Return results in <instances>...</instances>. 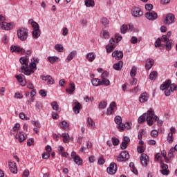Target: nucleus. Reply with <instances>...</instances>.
I'll return each instance as SVG.
<instances>
[{"instance_id": "1", "label": "nucleus", "mask_w": 177, "mask_h": 177, "mask_svg": "<svg viewBox=\"0 0 177 177\" xmlns=\"http://www.w3.org/2000/svg\"><path fill=\"white\" fill-rule=\"evenodd\" d=\"M38 63H39L38 58L33 57L31 59V62L29 64L30 69H28V68L21 69L22 71H21V73H23L25 75H31V74H34V68L35 70H37V64H38Z\"/></svg>"}, {"instance_id": "2", "label": "nucleus", "mask_w": 177, "mask_h": 177, "mask_svg": "<svg viewBox=\"0 0 177 177\" xmlns=\"http://www.w3.org/2000/svg\"><path fill=\"white\" fill-rule=\"evenodd\" d=\"M153 120L155 121H157L158 120V116L154 114V111L152 109H150L147 112V124L149 127H151L153 125Z\"/></svg>"}, {"instance_id": "3", "label": "nucleus", "mask_w": 177, "mask_h": 177, "mask_svg": "<svg viewBox=\"0 0 177 177\" xmlns=\"http://www.w3.org/2000/svg\"><path fill=\"white\" fill-rule=\"evenodd\" d=\"M17 37L20 41H27L28 38V30L24 28H21L17 30Z\"/></svg>"}, {"instance_id": "4", "label": "nucleus", "mask_w": 177, "mask_h": 177, "mask_svg": "<svg viewBox=\"0 0 177 177\" xmlns=\"http://www.w3.org/2000/svg\"><path fill=\"white\" fill-rule=\"evenodd\" d=\"M117 161H128L129 160V153L127 151H122L120 156L116 157Z\"/></svg>"}, {"instance_id": "5", "label": "nucleus", "mask_w": 177, "mask_h": 177, "mask_svg": "<svg viewBox=\"0 0 177 177\" xmlns=\"http://www.w3.org/2000/svg\"><path fill=\"white\" fill-rule=\"evenodd\" d=\"M19 62L21 63V70H24V68H29V65H28V57L26 55L25 57H22L20 58Z\"/></svg>"}, {"instance_id": "6", "label": "nucleus", "mask_w": 177, "mask_h": 177, "mask_svg": "<svg viewBox=\"0 0 177 177\" xmlns=\"http://www.w3.org/2000/svg\"><path fill=\"white\" fill-rule=\"evenodd\" d=\"M175 21V15L174 14H167L165 20V24L169 26Z\"/></svg>"}, {"instance_id": "7", "label": "nucleus", "mask_w": 177, "mask_h": 177, "mask_svg": "<svg viewBox=\"0 0 177 177\" xmlns=\"http://www.w3.org/2000/svg\"><path fill=\"white\" fill-rule=\"evenodd\" d=\"M106 171L109 175H114L117 172V165L115 162L111 163Z\"/></svg>"}, {"instance_id": "8", "label": "nucleus", "mask_w": 177, "mask_h": 177, "mask_svg": "<svg viewBox=\"0 0 177 177\" xmlns=\"http://www.w3.org/2000/svg\"><path fill=\"white\" fill-rule=\"evenodd\" d=\"M131 15L133 17H141L143 16V12L139 8H134L132 9Z\"/></svg>"}, {"instance_id": "9", "label": "nucleus", "mask_w": 177, "mask_h": 177, "mask_svg": "<svg viewBox=\"0 0 177 177\" xmlns=\"http://www.w3.org/2000/svg\"><path fill=\"white\" fill-rule=\"evenodd\" d=\"M112 57H114L116 60H121L124 57V53L116 50L112 53Z\"/></svg>"}, {"instance_id": "10", "label": "nucleus", "mask_w": 177, "mask_h": 177, "mask_svg": "<svg viewBox=\"0 0 177 177\" xmlns=\"http://www.w3.org/2000/svg\"><path fill=\"white\" fill-rule=\"evenodd\" d=\"M40 78L42 81H46L48 85H53L55 83V80H53V78H52V76L50 75H41L40 76Z\"/></svg>"}, {"instance_id": "11", "label": "nucleus", "mask_w": 177, "mask_h": 177, "mask_svg": "<svg viewBox=\"0 0 177 177\" xmlns=\"http://www.w3.org/2000/svg\"><path fill=\"white\" fill-rule=\"evenodd\" d=\"M145 17L148 19V20H156L157 17H158V15L156 12L152 11V12H148L145 14Z\"/></svg>"}, {"instance_id": "12", "label": "nucleus", "mask_w": 177, "mask_h": 177, "mask_svg": "<svg viewBox=\"0 0 177 177\" xmlns=\"http://www.w3.org/2000/svg\"><path fill=\"white\" fill-rule=\"evenodd\" d=\"M142 165L143 167H147L149 162V156L146 153H142L141 157L140 158Z\"/></svg>"}, {"instance_id": "13", "label": "nucleus", "mask_w": 177, "mask_h": 177, "mask_svg": "<svg viewBox=\"0 0 177 177\" xmlns=\"http://www.w3.org/2000/svg\"><path fill=\"white\" fill-rule=\"evenodd\" d=\"M73 103L75 104V106H73V111H74L75 114H79L80 110H81V109H82V105H81V104L80 102H78V101H77V100H74Z\"/></svg>"}, {"instance_id": "14", "label": "nucleus", "mask_w": 177, "mask_h": 177, "mask_svg": "<svg viewBox=\"0 0 177 177\" xmlns=\"http://www.w3.org/2000/svg\"><path fill=\"white\" fill-rule=\"evenodd\" d=\"M12 24L7 22H1L0 23V30H6V31H9V30H12Z\"/></svg>"}, {"instance_id": "15", "label": "nucleus", "mask_w": 177, "mask_h": 177, "mask_svg": "<svg viewBox=\"0 0 177 177\" xmlns=\"http://www.w3.org/2000/svg\"><path fill=\"white\" fill-rule=\"evenodd\" d=\"M15 138L19 142V143H21L27 139V135H25L23 132H19V133H17L15 136Z\"/></svg>"}, {"instance_id": "16", "label": "nucleus", "mask_w": 177, "mask_h": 177, "mask_svg": "<svg viewBox=\"0 0 177 177\" xmlns=\"http://www.w3.org/2000/svg\"><path fill=\"white\" fill-rule=\"evenodd\" d=\"M160 167L162 169L160 170V173L162 175L168 176L169 175V170L168 169V165L167 164H162Z\"/></svg>"}, {"instance_id": "17", "label": "nucleus", "mask_w": 177, "mask_h": 177, "mask_svg": "<svg viewBox=\"0 0 177 177\" xmlns=\"http://www.w3.org/2000/svg\"><path fill=\"white\" fill-rule=\"evenodd\" d=\"M10 52H12V53L15 52H17V53L21 52V53H25L26 50L24 48H21L20 46H11Z\"/></svg>"}, {"instance_id": "18", "label": "nucleus", "mask_w": 177, "mask_h": 177, "mask_svg": "<svg viewBox=\"0 0 177 177\" xmlns=\"http://www.w3.org/2000/svg\"><path fill=\"white\" fill-rule=\"evenodd\" d=\"M8 167L12 174H17V166L13 162H9Z\"/></svg>"}, {"instance_id": "19", "label": "nucleus", "mask_w": 177, "mask_h": 177, "mask_svg": "<svg viewBox=\"0 0 177 177\" xmlns=\"http://www.w3.org/2000/svg\"><path fill=\"white\" fill-rule=\"evenodd\" d=\"M69 86V88H66L67 93L74 95V92H75V84L71 82Z\"/></svg>"}, {"instance_id": "20", "label": "nucleus", "mask_w": 177, "mask_h": 177, "mask_svg": "<svg viewBox=\"0 0 177 177\" xmlns=\"http://www.w3.org/2000/svg\"><path fill=\"white\" fill-rule=\"evenodd\" d=\"M75 56H77V50L71 51L68 54V55L66 59V63H70V62H71L74 59V57H75Z\"/></svg>"}, {"instance_id": "21", "label": "nucleus", "mask_w": 177, "mask_h": 177, "mask_svg": "<svg viewBox=\"0 0 177 177\" xmlns=\"http://www.w3.org/2000/svg\"><path fill=\"white\" fill-rule=\"evenodd\" d=\"M115 107H117V104H115V102H113L112 103L110 104L109 108L107 109V111H106L107 115H110V114H113V111Z\"/></svg>"}, {"instance_id": "22", "label": "nucleus", "mask_w": 177, "mask_h": 177, "mask_svg": "<svg viewBox=\"0 0 177 177\" xmlns=\"http://www.w3.org/2000/svg\"><path fill=\"white\" fill-rule=\"evenodd\" d=\"M139 100L140 103H146L149 100V95L146 93H143L140 95Z\"/></svg>"}, {"instance_id": "23", "label": "nucleus", "mask_w": 177, "mask_h": 177, "mask_svg": "<svg viewBox=\"0 0 177 177\" xmlns=\"http://www.w3.org/2000/svg\"><path fill=\"white\" fill-rule=\"evenodd\" d=\"M122 66H124V62L122 61H119L118 63L113 65V68L117 71H121Z\"/></svg>"}, {"instance_id": "24", "label": "nucleus", "mask_w": 177, "mask_h": 177, "mask_svg": "<svg viewBox=\"0 0 177 177\" xmlns=\"http://www.w3.org/2000/svg\"><path fill=\"white\" fill-rule=\"evenodd\" d=\"M153 64H154V60H153L151 59H147L146 64H145L146 69L150 70V68H151V67H153Z\"/></svg>"}, {"instance_id": "25", "label": "nucleus", "mask_w": 177, "mask_h": 177, "mask_svg": "<svg viewBox=\"0 0 177 177\" xmlns=\"http://www.w3.org/2000/svg\"><path fill=\"white\" fill-rule=\"evenodd\" d=\"M86 58L87 59V60H88L90 62H93V60H95V59H96V55H95L94 53H87V55H86Z\"/></svg>"}, {"instance_id": "26", "label": "nucleus", "mask_w": 177, "mask_h": 177, "mask_svg": "<svg viewBox=\"0 0 177 177\" xmlns=\"http://www.w3.org/2000/svg\"><path fill=\"white\" fill-rule=\"evenodd\" d=\"M24 77V76L22 74L15 76L18 82H19L21 85H22V86H24V85H26V82H24V79L23 78Z\"/></svg>"}, {"instance_id": "27", "label": "nucleus", "mask_w": 177, "mask_h": 177, "mask_svg": "<svg viewBox=\"0 0 177 177\" xmlns=\"http://www.w3.org/2000/svg\"><path fill=\"white\" fill-rule=\"evenodd\" d=\"M85 6L86 8H94L95 7V0H85Z\"/></svg>"}, {"instance_id": "28", "label": "nucleus", "mask_w": 177, "mask_h": 177, "mask_svg": "<svg viewBox=\"0 0 177 177\" xmlns=\"http://www.w3.org/2000/svg\"><path fill=\"white\" fill-rule=\"evenodd\" d=\"M163 42L166 44V50H171V49H172V46H174V44H172V39H169L167 41Z\"/></svg>"}, {"instance_id": "29", "label": "nucleus", "mask_w": 177, "mask_h": 177, "mask_svg": "<svg viewBox=\"0 0 177 177\" xmlns=\"http://www.w3.org/2000/svg\"><path fill=\"white\" fill-rule=\"evenodd\" d=\"M32 38L33 39H37V38H39L41 37V30H33L32 31Z\"/></svg>"}, {"instance_id": "30", "label": "nucleus", "mask_w": 177, "mask_h": 177, "mask_svg": "<svg viewBox=\"0 0 177 177\" xmlns=\"http://www.w3.org/2000/svg\"><path fill=\"white\" fill-rule=\"evenodd\" d=\"M169 85H171V80H167L164 84H161V91H165L167 88H169Z\"/></svg>"}, {"instance_id": "31", "label": "nucleus", "mask_w": 177, "mask_h": 177, "mask_svg": "<svg viewBox=\"0 0 177 177\" xmlns=\"http://www.w3.org/2000/svg\"><path fill=\"white\" fill-rule=\"evenodd\" d=\"M171 35H172V32H171V31L167 32V35H162V42H167L171 38Z\"/></svg>"}, {"instance_id": "32", "label": "nucleus", "mask_w": 177, "mask_h": 177, "mask_svg": "<svg viewBox=\"0 0 177 177\" xmlns=\"http://www.w3.org/2000/svg\"><path fill=\"white\" fill-rule=\"evenodd\" d=\"M100 23L101 24H102V26H104V27H105L106 28H107V27H109V24H110V21H109V19L106 17H103L102 19H101L100 20Z\"/></svg>"}, {"instance_id": "33", "label": "nucleus", "mask_w": 177, "mask_h": 177, "mask_svg": "<svg viewBox=\"0 0 177 177\" xmlns=\"http://www.w3.org/2000/svg\"><path fill=\"white\" fill-rule=\"evenodd\" d=\"M147 118V113H143L141 116L138 118V124H143Z\"/></svg>"}, {"instance_id": "34", "label": "nucleus", "mask_w": 177, "mask_h": 177, "mask_svg": "<svg viewBox=\"0 0 177 177\" xmlns=\"http://www.w3.org/2000/svg\"><path fill=\"white\" fill-rule=\"evenodd\" d=\"M86 124H87V127H88V128H95V122H93L92 118H87Z\"/></svg>"}, {"instance_id": "35", "label": "nucleus", "mask_w": 177, "mask_h": 177, "mask_svg": "<svg viewBox=\"0 0 177 177\" xmlns=\"http://www.w3.org/2000/svg\"><path fill=\"white\" fill-rule=\"evenodd\" d=\"M59 127L62 129H67L68 127H70V124L65 120H63L61 122H59Z\"/></svg>"}, {"instance_id": "36", "label": "nucleus", "mask_w": 177, "mask_h": 177, "mask_svg": "<svg viewBox=\"0 0 177 177\" xmlns=\"http://www.w3.org/2000/svg\"><path fill=\"white\" fill-rule=\"evenodd\" d=\"M91 84L93 86H99V85H101V82L98 78H94L91 80Z\"/></svg>"}, {"instance_id": "37", "label": "nucleus", "mask_w": 177, "mask_h": 177, "mask_svg": "<svg viewBox=\"0 0 177 177\" xmlns=\"http://www.w3.org/2000/svg\"><path fill=\"white\" fill-rule=\"evenodd\" d=\"M19 117L21 120H23L24 121H28V120H30V118L27 117L24 112L19 113Z\"/></svg>"}, {"instance_id": "38", "label": "nucleus", "mask_w": 177, "mask_h": 177, "mask_svg": "<svg viewBox=\"0 0 177 177\" xmlns=\"http://www.w3.org/2000/svg\"><path fill=\"white\" fill-rule=\"evenodd\" d=\"M136 71H138V68L136 66H132V68L130 71V76L133 78L136 75Z\"/></svg>"}, {"instance_id": "39", "label": "nucleus", "mask_w": 177, "mask_h": 177, "mask_svg": "<svg viewBox=\"0 0 177 177\" xmlns=\"http://www.w3.org/2000/svg\"><path fill=\"white\" fill-rule=\"evenodd\" d=\"M62 138L64 143H68L70 140V136L68 135V133H62Z\"/></svg>"}, {"instance_id": "40", "label": "nucleus", "mask_w": 177, "mask_h": 177, "mask_svg": "<svg viewBox=\"0 0 177 177\" xmlns=\"http://www.w3.org/2000/svg\"><path fill=\"white\" fill-rule=\"evenodd\" d=\"M50 104L53 110H55V111H59V104H57V102L54 101Z\"/></svg>"}, {"instance_id": "41", "label": "nucleus", "mask_w": 177, "mask_h": 177, "mask_svg": "<svg viewBox=\"0 0 177 177\" xmlns=\"http://www.w3.org/2000/svg\"><path fill=\"white\" fill-rule=\"evenodd\" d=\"M157 75H158L157 71L151 72L149 75V80H151V81H153V80H156V78H157Z\"/></svg>"}, {"instance_id": "42", "label": "nucleus", "mask_w": 177, "mask_h": 177, "mask_svg": "<svg viewBox=\"0 0 177 177\" xmlns=\"http://www.w3.org/2000/svg\"><path fill=\"white\" fill-rule=\"evenodd\" d=\"M55 49L57 52L62 53L64 50V48L63 47V46H62V44H56L55 46Z\"/></svg>"}, {"instance_id": "43", "label": "nucleus", "mask_w": 177, "mask_h": 177, "mask_svg": "<svg viewBox=\"0 0 177 177\" xmlns=\"http://www.w3.org/2000/svg\"><path fill=\"white\" fill-rule=\"evenodd\" d=\"M48 60L53 64V63H55V62H57L59 60V57L57 56L48 57Z\"/></svg>"}, {"instance_id": "44", "label": "nucleus", "mask_w": 177, "mask_h": 177, "mask_svg": "<svg viewBox=\"0 0 177 177\" xmlns=\"http://www.w3.org/2000/svg\"><path fill=\"white\" fill-rule=\"evenodd\" d=\"M106 52L107 53H111V52H113V50H114V49H115V46L113 45H111V46H106Z\"/></svg>"}, {"instance_id": "45", "label": "nucleus", "mask_w": 177, "mask_h": 177, "mask_svg": "<svg viewBox=\"0 0 177 177\" xmlns=\"http://www.w3.org/2000/svg\"><path fill=\"white\" fill-rule=\"evenodd\" d=\"M74 162L77 164V165H81L82 164V160L80 158V156H76L73 158Z\"/></svg>"}, {"instance_id": "46", "label": "nucleus", "mask_w": 177, "mask_h": 177, "mask_svg": "<svg viewBox=\"0 0 177 177\" xmlns=\"http://www.w3.org/2000/svg\"><path fill=\"white\" fill-rule=\"evenodd\" d=\"M106 107H107V102L106 101H102L100 104H99V109L101 110H103V109H106Z\"/></svg>"}, {"instance_id": "47", "label": "nucleus", "mask_w": 177, "mask_h": 177, "mask_svg": "<svg viewBox=\"0 0 177 177\" xmlns=\"http://www.w3.org/2000/svg\"><path fill=\"white\" fill-rule=\"evenodd\" d=\"M100 85H105V86H109V85H110V80L108 79H102Z\"/></svg>"}, {"instance_id": "48", "label": "nucleus", "mask_w": 177, "mask_h": 177, "mask_svg": "<svg viewBox=\"0 0 177 177\" xmlns=\"http://www.w3.org/2000/svg\"><path fill=\"white\" fill-rule=\"evenodd\" d=\"M128 30V26L124 24L120 28V32L122 34H125Z\"/></svg>"}, {"instance_id": "49", "label": "nucleus", "mask_w": 177, "mask_h": 177, "mask_svg": "<svg viewBox=\"0 0 177 177\" xmlns=\"http://www.w3.org/2000/svg\"><path fill=\"white\" fill-rule=\"evenodd\" d=\"M167 141L170 144L174 142V134L169 133H168Z\"/></svg>"}, {"instance_id": "50", "label": "nucleus", "mask_w": 177, "mask_h": 177, "mask_svg": "<svg viewBox=\"0 0 177 177\" xmlns=\"http://www.w3.org/2000/svg\"><path fill=\"white\" fill-rule=\"evenodd\" d=\"M176 149L174 147H172L169 149L168 156L170 157V158H174V153H175Z\"/></svg>"}, {"instance_id": "51", "label": "nucleus", "mask_w": 177, "mask_h": 177, "mask_svg": "<svg viewBox=\"0 0 177 177\" xmlns=\"http://www.w3.org/2000/svg\"><path fill=\"white\" fill-rule=\"evenodd\" d=\"M115 122L118 125L121 124L122 122V118H121V116H120V115L116 116L115 118Z\"/></svg>"}, {"instance_id": "52", "label": "nucleus", "mask_w": 177, "mask_h": 177, "mask_svg": "<svg viewBox=\"0 0 177 177\" xmlns=\"http://www.w3.org/2000/svg\"><path fill=\"white\" fill-rule=\"evenodd\" d=\"M118 129H119L120 132H122V131H124V129H125V124L124 123H120L119 124H118Z\"/></svg>"}, {"instance_id": "53", "label": "nucleus", "mask_w": 177, "mask_h": 177, "mask_svg": "<svg viewBox=\"0 0 177 177\" xmlns=\"http://www.w3.org/2000/svg\"><path fill=\"white\" fill-rule=\"evenodd\" d=\"M102 37L105 39L110 38V33L107 30H102Z\"/></svg>"}, {"instance_id": "54", "label": "nucleus", "mask_w": 177, "mask_h": 177, "mask_svg": "<svg viewBox=\"0 0 177 177\" xmlns=\"http://www.w3.org/2000/svg\"><path fill=\"white\" fill-rule=\"evenodd\" d=\"M161 41H162V39H157V40L155 41L156 48H160L161 46Z\"/></svg>"}, {"instance_id": "55", "label": "nucleus", "mask_w": 177, "mask_h": 177, "mask_svg": "<svg viewBox=\"0 0 177 177\" xmlns=\"http://www.w3.org/2000/svg\"><path fill=\"white\" fill-rule=\"evenodd\" d=\"M112 143L113 146H118L120 144V140H118V138H112Z\"/></svg>"}, {"instance_id": "56", "label": "nucleus", "mask_w": 177, "mask_h": 177, "mask_svg": "<svg viewBox=\"0 0 177 177\" xmlns=\"http://www.w3.org/2000/svg\"><path fill=\"white\" fill-rule=\"evenodd\" d=\"M43 160H48L50 157V153L48 152H44L41 155Z\"/></svg>"}, {"instance_id": "57", "label": "nucleus", "mask_w": 177, "mask_h": 177, "mask_svg": "<svg viewBox=\"0 0 177 177\" xmlns=\"http://www.w3.org/2000/svg\"><path fill=\"white\" fill-rule=\"evenodd\" d=\"M169 90L172 92H174V91H176V84H175V83H173V84H169Z\"/></svg>"}, {"instance_id": "58", "label": "nucleus", "mask_w": 177, "mask_h": 177, "mask_svg": "<svg viewBox=\"0 0 177 177\" xmlns=\"http://www.w3.org/2000/svg\"><path fill=\"white\" fill-rule=\"evenodd\" d=\"M151 136H152L153 138H157V136H158V131L157 130H152L151 131Z\"/></svg>"}, {"instance_id": "59", "label": "nucleus", "mask_w": 177, "mask_h": 177, "mask_svg": "<svg viewBox=\"0 0 177 177\" xmlns=\"http://www.w3.org/2000/svg\"><path fill=\"white\" fill-rule=\"evenodd\" d=\"M14 132H17V131L20 130V124L17 123L15 124L14 127L12 128Z\"/></svg>"}, {"instance_id": "60", "label": "nucleus", "mask_w": 177, "mask_h": 177, "mask_svg": "<svg viewBox=\"0 0 177 177\" xmlns=\"http://www.w3.org/2000/svg\"><path fill=\"white\" fill-rule=\"evenodd\" d=\"M39 93L42 97H46L47 93L45 90H40Z\"/></svg>"}, {"instance_id": "61", "label": "nucleus", "mask_w": 177, "mask_h": 177, "mask_svg": "<svg viewBox=\"0 0 177 177\" xmlns=\"http://www.w3.org/2000/svg\"><path fill=\"white\" fill-rule=\"evenodd\" d=\"M145 9H146V10H148L149 12H150V10H151L153 9L152 4H150V3L146 4Z\"/></svg>"}, {"instance_id": "62", "label": "nucleus", "mask_w": 177, "mask_h": 177, "mask_svg": "<svg viewBox=\"0 0 177 177\" xmlns=\"http://www.w3.org/2000/svg\"><path fill=\"white\" fill-rule=\"evenodd\" d=\"M32 27L33 30H39V25H38V23L37 22L33 23Z\"/></svg>"}, {"instance_id": "63", "label": "nucleus", "mask_w": 177, "mask_h": 177, "mask_svg": "<svg viewBox=\"0 0 177 177\" xmlns=\"http://www.w3.org/2000/svg\"><path fill=\"white\" fill-rule=\"evenodd\" d=\"M34 145V138H30L28 140L27 145L28 146H32Z\"/></svg>"}, {"instance_id": "64", "label": "nucleus", "mask_w": 177, "mask_h": 177, "mask_svg": "<svg viewBox=\"0 0 177 177\" xmlns=\"http://www.w3.org/2000/svg\"><path fill=\"white\" fill-rule=\"evenodd\" d=\"M131 44H138V37L133 36L131 39Z\"/></svg>"}]
</instances>
